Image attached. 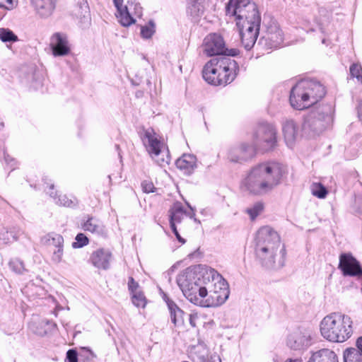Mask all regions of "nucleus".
I'll list each match as a JSON object with an SVG mask.
<instances>
[{
    "label": "nucleus",
    "instance_id": "obj_1",
    "mask_svg": "<svg viewBox=\"0 0 362 362\" xmlns=\"http://www.w3.org/2000/svg\"><path fill=\"white\" fill-rule=\"evenodd\" d=\"M176 281L186 298L200 307L219 306L229 296L226 281L209 267H189L179 274Z\"/></svg>",
    "mask_w": 362,
    "mask_h": 362
},
{
    "label": "nucleus",
    "instance_id": "obj_2",
    "mask_svg": "<svg viewBox=\"0 0 362 362\" xmlns=\"http://www.w3.org/2000/svg\"><path fill=\"white\" fill-rule=\"evenodd\" d=\"M226 14L235 22L244 47L251 49L259 35L262 20L258 6L250 0H229Z\"/></svg>",
    "mask_w": 362,
    "mask_h": 362
},
{
    "label": "nucleus",
    "instance_id": "obj_3",
    "mask_svg": "<svg viewBox=\"0 0 362 362\" xmlns=\"http://www.w3.org/2000/svg\"><path fill=\"white\" fill-rule=\"evenodd\" d=\"M284 170L276 162H264L252 167L243 179V191L255 196L271 193L282 182Z\"/></svg>",
    "mask_w": 362,
    "mask_h": 362
},
{
    "label": "nucleus",
    "instance_id": "obj_4",
    "mask_svg": "<svg viewBox=\"0 0 362 362\" xmlns=\"http://www.w3.org/2000/svg\"><path fill=\"white\" fill-rule=\"evenodd\" d=\"M255 241V256L262 267L277 269L284 265L286 251L276 231L263 226L257 230Z\"/></svg>",
    "mask_w": 362,
    "mask_h": 362
},
{
    "label": "nucleus",
    "instance_id": "obj_5",
    "mask_svg": "<svg viewBox=\"0 0 362 362\" xmlns=\"http://www.w3.org/2000/svg\"><path fill=\"white\" fill-rule=\"evenodd\" d=\"M239 71L238 62L228 57L213 58L204 66L202 76L209 84L225 86L230 83Z\"/></svg>",
    "mask_w": 362,
    "mask_h": 362
},
{
    "label": "nucleus",
    "instance_id": "obj_6",
    "mask_svg": "<svg viewBox=\"0 0 362 362\" xmlns=\"http://www.w3.org/2000/svg\"><path fill=\"white\" fill-rule=\"evenodd\" d=\"M324 86L319 81L305 78L299 81L291 90L289 101L296 110H304L317 103L325 95Z\"/></svg>",
    "mask_w": 362,
    "mask_h": 362
},
{
    "label": "nucleus",
    "instance_id": "obj_7",
    "mask_svg": "<svg viewBox=\"0 0 362 362\" xmlns=\"http://www.w3.org/2000/svg\"><path fill=\"white\" fill-rule=\"evenodd\" d=\"M322 336L331 342L342 343L353 334V321L346 315L333 313L325 316L320 322Z\"/></svg>",
    "mask_w": 362,
    "mask_h": 362
},
{
    "label": "nucleus",
    "instance_id": "obj_8",
    "mask_svg": "<svg viewBox=\"0 0 362 362\" xmlns=\"http://www.w3.org/2000/svg\"><path fill=\"white\" fill-rule=\"evenodd\" d=\"M139 135L146 151L158 165L165 166L170 163L168 148L153 128L143 129Z\"/></svg>",
    "mask_w": 362,
    "mask_h": 362
},
{
    "label": "nucleus",
    "instance_id": "obj_9",
    "mask_svg": "<svg viewBox=\"0 0 362 362\" xmlns=\"http://www.w3.org/2000/svg\"><path fill=\"white\" fill-rule=\"evenodd\" d=\"M332 107L330 105H323L313 110L305 119L303 128L310 129L319 134L327 128L332 122Z\"/></svg>",
    "mask_w": 362,
    "mask_h": 362
},
{
    "label": "nucleus",
    "instance_id": "obj_10",
    "mask_svg": "<svg viewBox=\"0 0 362 362\" xmlns=\"http://www.w3.org/2000/svg\"><path fill=\"white\" fill-rule=\"evenodd\" d=\"M276 133V129L273 124L266 122L259 124L253 134L251 143L255 146L256 151L270 150L277 142Z\"/></svg>",
    "mask_w": 362,
    "mask_h": 362
},
{
    "label": "nucleus",
    "instance_id": "obj_11",
    "mask_svg": "<svg viewBox=\"0 0 362 362\" xmlns=\"http://www.w3.org/2000/svg\"><path fill=\"white\" fill-rule=\"evenodd\" d=\"M113 3L117 9L116 18L124 27H129L135 23L136 21L133 16H142V7L136 0H127V5L123 4V0H113Z\"/></svg>",
    "mask_w": 362,
    "mask_h": 362
},
{
    "label": "nucleus",
    "instance_id": "obj_12",
    "mask_svg": "<svg viewBox=\"0 0 362 362\" xmlns=\"http://www.w3.org/2000/svg\"><path fill=\"white\" fill-rule=\"evenodd\" d=\"M203 51L209 57L225 55L224 57H235L239 54L238 49L226 47L223 38L218 34L208 35L204 40Z\"/></svg>",
    "mask_w": 362,
    "mask_h": 362
},
{
    "label": "nucleus",
    "instance_id": "obj_13",
    "mask_svg": "<svg viewBox=\"0 0 362 362\" xmlns=\"http://www.w3.org/2000/svg\"><path fill=\"white\" fill-rule=\"evenodd\" d=\"M256 151L252 143L243 142L228 149V158L233 163H242L253 157Z\"/></svg>",
    "mask_w": 362,
    "mask_h": 362
},
{
    "label": "nucleus",
    "instance_id": "obj_14",
    "mask_svg": "<svg viewBox=\"0 0 362 362\" xmlns=\"http://www.w3.org/2000/svg\"><path fill=\"white\" fill-rule=\"evenodd\" d=\"M113 259L112 252L107 248H98L90 254L89 262L96 269L107 270Z\"/></svg>",
    "mask_w": 362,
    "mask_h": 362
},
{
    "label": "nucleus",
    "instance_id": "obj_15",
    "mask_svg": "<svg viewBox=\"0 0 362 362\" xmlns=\"http://www.w3.org/2000/svg\"><path fill=\"white\" fill-rule=\"evenodd\" d=\"M311 337L308 332L299 329L290 333L286 339L287 346L293 350H302L310 345Z\"/></svg>",
    "mask_w": 362,
    "mask_h": 362
},
{
    "label": "nucleus",
    "instance_id": "obj_16",
    "mask_svg": "<svg viewBox=\"0 0 362 362\" xmlns=\"http://www.w3.org/2000/svg\"><path fill=\"white\" fill-rule=\"evenodd\" d=\"M339 269L344 276H355L362 274L359 262L349 253H342L339 256Z\"/></svg>",
    "mask_w": 362,
    "mask_h": 362
},
{
    "label": "nucleus",
    "instance_id": "obj_17",
    "mask_svg": "<svg viewBox=\"0 0 362 362\" xmlns=\"http://www.w3.org/2000/svg\"><path fill=\"white\" fill-rule=\"evenodd\" d=\"M50 46L54 57L66 56L70 52L69 43L65 34L54 33L51 37Z\"/></svg>",
    "mask_w": 362,
    "mask_h": 362
},
{
    "label": "nucleus",
    "instance_id": "obj_18",
    "mask_svg": "<svg viewBox=\"0 0 362 362\" xmlns=\"http://www.w3.org/2000/svg\"><path fill=\"white\" fill-rule=\"evenodd\" d=\"M192 358L194 362H221L220 357L216 354H209L206 345L199 343L191 351Z\"/></svg>",
    "mask_w": 362,
    "mask_h": 362
},
{
    "label": "nucleus",
    "instance_id": "obj_19",
    "mask_svg": "<svg viewBox=\"0 0 362 362\" xmlns=\"http://www.w3.org/2000/svg\"><path fill=\"white\" fill-rule=\"evenodd\" d=\"M282 131L286 145L292 148L299 136V129L293 119H286L282 124Z\"/></svg>",
    "mask_w": 362,
    "mask_h": 362
},
{
    "label": "nucleus",
    "instance_id": "obj_20",
    "mask_svg": "<svg viewBox=\"0 0 362 362\" xmlns=\"http://www.w3.org/2000/svg\"><path fill=\"white\" fill-rule=\"evenodd\" d=\"M37 14L42 18L50 16L54 8L56 0H30Z\"/></svg>",
    "mask_w": 362,
    "mask_h": 362
},
{
    "label": "nucleus",
    "instance_id": "obj_21",
    "mask_svg": "<svg viewBox=\"0 0 362 362\" xmlns=\"http://www.w3.org/2000/svg\"><path fill=\"white\" fill-rule=\"evenodd\" d=\"M176 166L186 175H191L197 168V158L192 154H183L176 160Z\"/></svg>",
    "mask_w": 362,
    "mask_h": 362
},
{
    "label": "nucleus",
    "instance_id": "obj_22",
    "mask_svg": "<svg viewBox=\"0 0 362 362\" xmlns=\"http://www.w3.org/2000/svg\"><path fill=\"white\" fill-rule=\"evenodd\" d=\"M163 299L167 304L172 322L175 326L182 325L183 323L184 312L165 293L163 294Z\"/></svg>",
    "mask_w": 362,
    "mask_h": 362
},
{
    "label": "nucleus",
    "instance_id": "obj_23",
    "mask_svg": "<svg viewBox=\"0 0 362 362\" xmlns=\"http://www.w3.org/2000/svg\"><path fill=\"white\" fill-rule=\"evenodd\" d=\"M264 40L265 45L270 49L277 48L283 43L282 31L276 26L272 28L261 40Z\"/></svg>",
    "mask_w": 362,
    "mask_h": 362
},
{
    "label": "nucleus",
    "instance_id": "obj_24",
    "mask_svg": "<svg viewBox=\"0 0 362 362\" xmlns=\"http://www.w3.org/2000/svg\"><path fill=\"white\" fill-rule=\"evenodd\" d=\"M82 228L84 230L98 235H105L106 228L103 223L93 217L88 218L83 224Z\"/></svg>",
    "mask_w": 362,
    "mask_h": 362
},
{
    "label": "nucleus",
    "instance_id": "obj_25",
    "mask_svg": "<svg viewBox=\"0 0 362 362\" xmlns=\"http://www.w3.org/2000/svg\"><path fill=\"white\" fill-rule=\"evenodd\" d=\"M308 362H338V358L333 351L322 349L313 353Z\"/></svg>",
    "mask_w": 362,
    "mask_h": 362
},
{
    "label": "nucleus",
    "instance_id": "obj_26",
    "mask_svg": "<svg viewBox=\"0 0 362 362\" xmlns=\"http://www.w3.org/2000/svg\"><path fill=\"white\" fill-rule=\"evenodd\" d=\"M202 0H187V12L193 18L200 16L204 12Z\"/></svg>",
    "mask_w": 362,
    "mask_h": 362
},
{
    "label": "nucleus",
    "instance_id": "obj_27",
    "mask_svg": "<svg viewBox=\"0 0 362 362\" xmlns=\"http://www.w3.org/2000/svg\"><path fill=\"white\" fill-rule=\"evenodd\" d=\"M170 223L172 226V223L175 226L176 223H180L186 214L185 211L183 209V206L180 203H176L173 205V208L170 211Z\"/></svg>",
    "mask_w": 362,
    "mask_h": 362
},
{
    "label": "nucleus",
    "instance_id": "obj_28",
    "mask_svg": "<svg viewBox=\"0 0 362 362\" xmlns=\"http://www.w3.org/2000/svg\"><path fill=\"white\" fill-rule=\"evenodd\" d=\"M75 16L80 19H88L90 16L89 6L87 0H78L74 9Z\"/></svg>",
    "mask_w": 362,
    "mask_h": 362
},
{
    "label": "nucleus",
    "instance_id": "obj_29",
    "mask_svg": "<svg viewBox=\"0 0 362 362\" xmlns=\"http://www.w3.org/2000/svg\"><path fill=\"white\" fill-rule=\"evenodd\" d=\"M49 189L52 190V192H48V193L49 194V196L54 199V202L57 204L67 207L75 205V199L72 200L65 194H59L57 197V192H55L54 194V192H52L54 189V185H50Z\"/></svg>",
    "mask_w": 362,
    "mask_h": 362
},
{
    "label": "nucleus",
    "instance_id": "obj_30",
    "mask_svg": "<svg viewBox=\"0 0 362 362\" xmlns=\"http://www.w3.org/2000/svg\"><path fill=\"white\" fill-rule=\"evenodd\" d=\"M18 238L17 233L5 228L0 229V244H8Z\"/></svg>",
    "mask_w": 362,
    "mask_h": 362
},
{
    "label": "nucleus",
    "instance_id": "obj_31",
    "mask_svg": "<svg viewBox=\"0 0 362 362\" xmlns=\"http://www.w3.org/2000/svg\"><path fill=\"white\" fill-rule=\"evenodd\" d=\"M46 243L49 246H53L54 248L64 247L63 237L57 233H49L45 237Z\"/></svg>",
    "mask_w": 362,
    "mask_h": 362
},
{
    "label": "nucleus",
    "instance_id": "obj_32",
    "mask_svg": "<svg viewBox=\"0 0 362 362\" xmlns=\"http://www.w3.org/2000/svg\"><path fill=\"white\" fill-rule=\"evenodd\" d=\"M310 190L312 194L319 199L325 198L328 193L326 187L320 182H313L310 186Z\"/></svg>",
    "mask_w": 362,
    "mask_h": 362
},
{
    "label": "nucleus",
    "instance_id": "obj_33",
    "mask_svg": "<svg viewBox=\"0 0 362 362\" xmlns=\"http://www.w3.org/2000/svg\"><path fill=\"white\" fill-rule=\"evenodd\" d=\"M264 210V204L261 202L255 203L250 207L246 209L247 214L250 216L251 220H255Z\"/></svg>",
    "mask_w": 362,
    "mask_h": 362
},
{
    "label": "nucleus",
    "instance_id": "obj_34",
    "mask_svg": "<svg viewBox=\"0 0 362 362\" xmlns=\"http://www.w3.org/2000/svg\"><path fill=\"white\" fill-rule=\"evenodd\" d=\"M155 23L150 21L146 25L141 26V36L144 39H150L156 32Z\"/></svg>",
    "mask_w": 362,
    "mask_h": 362
},
{
    "label": "nucleus",
    "instance_id": "obj_35",
    "mask_svg": "<svg viewBox=\"0 0 362 362\" xmlns=\"http://www.w3.org/2000/svg\"><path fill=\"white\" fill-rule=\"evenodd\" d=\"M344 362H362V355L354 349H345L344 351Z\"/></svg>",
    "mask_w": 362,
    "mask_h": 362
},
{
    "label": "nucleus",
    "instance_id": "obj_36",
    "mask_svg": "<svg viewBox=\"0 0 362 362\" xmlns=\"http://www.w3.org/2000/svg\"><path fill=\"white\" fill-rule=\"evenodd\" d=\"M0 40L4 42H13L18 40V37L8 28H0Z\"/></svg>",
    "mask_w": 362,
    "mask_h": 362
},
{
    "label": "nucleus",
    "instance_id": "obj_37",
    "mask_svg": "<svg viewBox=\"0 0 362 362\" xmlns=\"http://www.w3.org/2000/svg\"><path fill=\"white\" fill-rule=\"evenodd\" d=\"M132 303L138 308H144L146 304V300L144 293L139 291L132 294Z\"/></svg>",
    "mask_w": 362,
    "mask_h": 362
},
{
    "label": "nucleus",
    "instance_id": "obj_38",
    "mask_svg": "<svg viewBox=\"0 0 362 362\" xmlns=\"http://www.w3.org/2000/svg\"><path fill=\"white\" fill-rule=\"evenodd\" d=\"M9 267L13 272L18 274H22L25 270L23 262L18 258L11 259Z\"/></svg>",
    "mask_w": 362,
    "mask_h": 362
},
{
    "label": "nucleus",
    "instance_id": "obj_39",
    "mask_svg": "<svg viewBox=\"0 0 362 362\" xmlns=\"http://www.w3.org/2000/svg\"><path fill=\"white\" fill-rule=\"evenodd\" d=\"M40 325H41V326L47 327L44 329H40L36 330V333L40 336H44L45 334H47L48 332H52L57 326L54 322H53L52 321H49V320H42L40 322Z\"/></svg>",
    "mask_w": 362,
    "mask_h": 362
},
{
    "label": "nucleus",
    "instance_id": "obj_40",
    "mask_svg": "<svg viewBox=\"0 0 362 362\" xmlns=\"http://www.w3.org/2000/svg\"><path fill=\"white\" fill-rule=\"evenodd\" d=\"M350 74L354 78H356L357 81L362 83V66L359 64H353L350 66Z\"/></svg>",
    "mask_w": 362,
    "mask_h": 362
},
{
    "label": "nucleus",
    "instance_id": "obj_41",
    "mask_svg": "<svg viewBox=\"0 0 362 362\" xmlns=\"http://www.w3.org/2000/svg\"><path fill=\"white\" fill-rule=\"evenodd\" d=\"M75 242L72 243L74 248H81L88 244V238L83 233H78L75 238Z\"/></svg>",
    "mask_w": 362,
    "mask_h": 362
},
{
    "label": "nucleus",
    "instance_id": "obj_42",
    "mask_svg": "<svg viewBox=\"0 0 362 362\" xmlns=\"http://www.w3.org/2000/svg\"><path fill=\"white\" fill-rule=\"evenodd\" d=\"M64 254L63 247H59L52 250L51 260L54 264H59L62 261Z\"/></svg>",
    "mask_w": 362,
    "mask_h": 362
},
{
    "label": "nucleus",
    "instance_id": "obj_43",
    "mask_svg": "<svg viewBox=\"0 0 362 362\" xmlns=\"http://www.w3.org/2000/svg\"><path fill=\"white\" fill-rule=\"evenodd\" d=\"M3 154L4 159L6 165H8L11 168V170L15 169L17 166V161L11 156H9L7 153H6L4 151L3 152Z\"/></svg>",
    "mask_w": 362,
    "mask_h": 362
},
{
    "label": "nucleus",
    "instance_id": "obj_44",
    "mask_svg": "<svg viewBox=\"0 0 362 362\" xmlns=\"http://www.w3.org/2000/svg\"><path fill=\"white\" fill-rule=\"evenodd\" d=\"M128 288L131 294L141 291L139 284L132 277L129 278Z\"/></svg>",
    "mask_w": 362,
    "mask_h": 362
},
{
    "label": "nucleus",
    "instance_id": "obj_45",
    "mask_svg": "<svg viewBox=\"0 0 362 362\" xmlns=\"http://www.w3.org/2000/svg\"><path fill=\"white\" fill-rule=\"evenodd\" d=\"M16 6V3L14 0H0V8H5L6 10H12Z\"/></svg>",
    "mask_w": 362,
    "mask_h": 362
},
{
    "label": "nucleus",
    "instance_id": "obj_46",
    "mask_svg": "<svg viewBox=\"0 0 362 362\" xmlns=\"http://www.w3.org/2000/svg\"><path fill=\"white\" fill-rule=\"evenodd\" d=\"M66 362H78V354L76 350L69 349L66 352Z\"/></svg>",
    "mask_w": 362,
    "mask_h": 362
},
{
    "label": "nucleus",
    "instance_id": "obj_47",
    "mask_svg": "<svg viewBox=\"0 0 362 362\" xmlns=\"http://www.w3.org/2000/svg\"><path fill=\"white\" fill-rule=\"evenodd\" d=\"M141 186L144 192L146 193L153 192L155 188L152 182L147 181L143 182Z\"/></svg>",
    "mask_w": 362,
    "mask_h": 362
},
{
    "label": "nucleus",
    "instance_id": "obj_48",
    "mask_svg": "<svg viewBox=\"0 0 362 362\" xmlns=\"http://www.w3.org/2000/svg\"><path fill=\"white\" fill-rule=\"evenodd\" d=\"M81 350L86 353L85 357L87 360H93L96 358V355L88 347H82Z\"/></svg>",
    "mask_w": 362,
    "mask_h": 362
},
{
    "label": "nucleus",
    "instance_id": "obj_49",
    "mask_svg": "<svg viewBox=\"0 0 362 362\" xmlns=\"http://www.w3.org/2000/svg\"><path fill=\"white\" fill-rule=\"evenodd\" d=\"M170 228H171L173 233L176 236L177 240L180 243H181L182 244H184L185 243V240L180 236V233H178V231L177 230L176 226L174 224L172 223V226H170Z\"/></svg>",
    "mask_w": 362,
    "mask_h": 362
},
{
    "label": "nucleus",
    "instance_id": "obj_50",
    "mask_svg": "<svg viewBox=\"0 0 362 362\" xmlns=\"http://www.w3.org/2000/svg\"><path fill=\"white\" fill-rule=\"evenodd\" d=\"M347 349H354L359 354L362 355V337H359L356 341V348H348Z\"/></svg>",
    "mask_w": 362,
    "mask_h": 362
},
{
    "label": "nucleus",
    "instance_id": "obj_51",
    "mask_svg": "<svg viewBox=\"0 0 362 362\" xmlns=\"http://www.w3.org/2000/svg\"><path fill=\"white\" fill-rule=\"evenodd\" d=\"M198 318V315L197 313L191 314L189 315V323L192 327L196 326V320Z\"/></svg>",
    "mask_w": 362,
    "mask_h": 362
},
{
    "label": "nucleus",
    "instance_id": "obj_52",
    "mask_svg": "<svg viewBox=\"0 0 362 362\" xmlns=\"http://www.w3.org/2000/svg\"><path fill=\"white\" fill-rule=\"evenodd\" d=\"M285 362H303L301 359H288Z\"/></svg>",
    "mask_w": 362,
    "mask_h": 362
},
{
    "label": "nucleus",
    "instance_id": "obj_53",
    "mask_svg": "<svg viewBox=\"0 0 362 362\" xmlns=\"http://www.w3.org/2000/svg\"><path fill=\"white\" fill-rule=\"evenodd\" d=\"M194 216H195V214H194V212H193V211H192V213H189V216L191 218H194Z\"/></svg>",
    "mask_w": 362,
    "mask_h": 362
},
{
    "label": "nucleus",
    "instance_id": "obj_54",
    "mask_svg": "<svg viewBox=\"0 0 362 362\" xmlns=\"http://www.w3.org/2000/svg\"><path fill=\"white\" fill-rule=\"evenodd\" d=\"M2 127H3V123L0 122V129H1Z\"/></svg>",
    "mask_w": 362,
    "mask_h": 362
},
{
    "label": "nucleus",
    "instance_id": "obj_55",
    "mask_svg": "<svg viewBox=\"0 0 362 362\" xmlns=\"http://www.w3.org/2000/svg\"><path fill=\"white\" fill-rule=\"evenodd\" d=\"M108 179H109L110 182H111V176L110 175H108Z\"/></svg>",
    "mask_w": 362,
    "mask_h": 362
}]
</instances>
